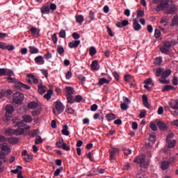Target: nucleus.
I'll list each match as a JSON object with an SVG mask.
<instances>
[{
  "label": "nucleus",
  "instance_id": "obj_1",
  "mask_svg": "<svg viewBox=\"0 0 178 178\" xmlns=\"http://www.w3.org/2000/svg\"><path fill=\"white\" fill-rule=\"evenodd\" d=\"M109 153V161L111 163H114L116 160V155L119 154L120 150L116 147H111V149H108Z\"/></svg>",
  "mask_w": 178,
  "mask_h": 178
},
{
  "label": "nucleus",
  "instance_id": "obj_2",
  "mask_svg": "<svg viewBox=\"0 0 178 178\" xmlns=\"http://www.w3.org/2000/svg\"><path fill=\"white\" fill-rule=\"evenodd\" d=\"M145 155H139L134 160V162L140 164L141 168L146 169L147 164L145 163Z\"/></svg>",
  "mask_w": 178,
  "mask_h": 178
},
{
  "label": "nucleus",
  "instance_id": "obj_3",
  "mask_svg": "<svg viewBox=\"0 0 178 178\" xmlns=\"http://www.w3.org/2000/svg\"><path fill=\"white\" fill-rule=\"evenodd\" d=\"M24 99V95L23 93L17 92L13 94V102L16 104H20L23 103Z\"/></svg>",
  "mask_w": 178,
  "mask_h": 178
},
{
  "label": "nucleus",
  "instance_id": "obj_4",
  "mask_svg": "<svg viewBox=\"0 0 178 178\" xmlns=\"http://www.w3.org/2000/svg\"><path fill=\"white\" fill-rule=\"evenodd\" d=\"M172 47V43L169 41L163 42V44L160 47V51L163 54L168 55L169 54V49Z\"/></svg>",
  "mask_w": 178,
  "mask_h": 178
},
{
  "label": "nucleus",
  "instance_id": "obj_5",
  "mask_svg": "<svg viewBox=\"0 0 178 178\" xmlns=\"http://www.w3.org/2000/svg\"><path fill=\"white\" fill-rule=\"evenodd\" d=\"M169 7V0H163L156 6V10L157 12L165 10Z\"/></svg>",
  "mask_w": 178,
  "mask_h": 178
},
{
  "label": "nucleus",
  "instance_id": "obj_6",
  "mask_svg": "<svg viewBox=\"0 0 178 178\" xmlns=\"http://www.w3.org/2000/svg\"><path fill=\"white\" fill-rule=\"evenodd\" d=\"M169 106L170 108V111L171 112V114L174 116L178 115V100L176 101V104L173 105L172 102L169 103Z\"/></svg>",
  "mask_w": 178,
  "mask_h": 178
},
{
  "label": "nucleus",
  "instance_id": "obj_7",
  "mask_svg": "<svg viewBox=\"0 0 178 178\" xmlns=\"http://www.w3.org/2000/svg\"><path fill=\"white\" fill-rule=\"evenodd\" d=\"M0 149L1 152L5 153L6 155H9L12 151V148L7 143L0 144Z\"/></svg>",
  "mask_w": 178,
  "mask_h": 178
},
{
  "label": "nucleus",
  "instance_id": "obj_8",
  "mask_svg": "<svg viewBox=\"0 0 178 178\" xmlns=\"http://www.w3.org/2000/svg\"><path fill=\"white\" fill-rule=\"evenodd\" d=\"M15 88L21 90H30V87L24 83H22L20 81H16L15 85Z\"/></svg>",
  "mask_w": 178,
  "mask_h": 178
},
{
  "label": "nucleus",
  "instance_id": "obj_9",
  "mask_svg": "<svg viewBox=\"0 0 178 178\" xmlns=\"http://www.w3.org/2000/svg\"><path fill=\"white\" fill-rule=\"evenodd\" d=\"M40 11L42 15H49L50 14V8H49V3H47L44 5H43L40 8Z\"/></svg>",
  "mask_w": 178,
  "mask_h": 178
},
{
  "label": "nucleus",
  "instance_id": "obj_10",
  "mask_svg": "<svg viewBox=\"0 0 178 178\" xmlns=\"http://www.w3.org/2000/svg\"><path fill=\"white\" fill-rule=\"evenodd\" d=\"M133 28L135 31H139L142 29V26L138 22V18H134L133 19Z\"/></svg>",
  "mask_w": 178,
  "mask_h": 178
},
{
  "label": "nucleus",
  "instance_id": "obj_11",
  "mask_svg": "<svg viewBox=\"0 0 178 178\" xmlns=\"http://www.w3.org/2000/svg\"><path fill=\"white\" fill-rule=\"evenodd\" d=\"M6 116H10V115H13V113L15 112V108L13 107V106L8 104L6 106Z\"/></svg>",
  "mask_w": 178,
  "mask_h": 178
},
{
  "label": "nucleus",
  "instance_id": "obj_12",
  "mask_svg": "<svg viewBox=\"0 0 178 178\" xmlns=\"http://www.w3.org/2000/svg\"><path fill=\"white\" fill-rule=\"evenodd\" d=\"M56 109L57 110L59 113H62L64 111L65 106L63 105V104L60 102H56L54 103Z\"/></svg>",
  "mask_w": 178,
  "mask_h": 178
},
{
  "label": "nucleus",
  "instance_id": "obj_13",
  "mask_svg": "<svg viewBox=\"0 0 178 178\" xmlns=\"http://www.w3.org/2000/svg\"><path fill=\"white\" fill-rule=\"evenodd\" d=\"M168 15H175L177 13V8L175 5H172L170 8H168L166 11Z\"/></svg>",
  "mask_w": 178,
  "mask_h": 178
},
{
  "label": "nucleus",
  "instance_id": "obj_14",
  "mask_svg": "<svg viewBox=\"0 0 178 178\" xmlns=\"http://www.w3.org/2000/svg\"><path fill=\"white\" fill-rule=\"evenodd\" d=\"M27 77H28L27 81L29 83L37 84L38 83V79L35 78L33 74H29L27 76Z\"/></svg>",
  "mask_w": 178,
  "mask_h": 178
},
{
  "label": "nucleus",
  "instance_id": "obj_15",
  "mask_svg": "<svg viewBox=\"0 0 178 178\" xmlns=\"http://www.w3.org/2000/svg\"><path fill=\"white\" fill-rule=\"evenodd\" d=\"M159 129H160L161 130H162L163 131H165L166 130H168V125H166V124L162 121H159L156 123Z\"/></svg>",
  "mask_w": 178,
  "mask_h": 178
},
{
  "label": "nucleus",
  "instance_id": "obj_16",
  "mask_svg": "<svg viewBox=\"0 0 178 178\" xmlns=\"http://www.w3.org/2000/svg\"><path fill=\"white\" fill-rule=\"evenodd\" d=\"M142 99H143V104L144 106H145L147 108H149L150 105H149V102H148L147 95H143L142 96Z\"/></svg>",
  "mask_w": 178,
  "mask_h": 178
},
{
  "label": "nucleus",
  "instance_id": "obj_17",
  "mask_svg": "<svg viewBox=\"0 0 178 178\" xmlns=\"http://www.w3.org/2000/svg\"><path fill=\"white\" fill-rule=\"evenodd\" d=\"M30 31L31 32L32 35H34L36 38L39 37L40 30L38 28L31 26V28L30 29Z\"/></svg>",
  "mask_w": 178,
  "mask_h": 178
},
{
  "label": "nucleus",
  "instance_id": "obj_18",
  "mask_svg": "<svg viewBox=\"0 0 178 178\" xmlns=\"http://www.w3.org/2000/svg\"><path fill=\"white\" fill-rule=\"evenodd\" d=\"M81 43L80 40H74V42H70L69 47L71 49L77 48Z\"/></svg>",
  "mask_w": 178,
  "mask_h": 178
},
{
  "label": "nucleus",
  "instance_id": "obj_19",
  "mask_svg": "<svg viewBox=\"0 0 178 178\" xmlns=\"http://www.w3.org/2000/svg\"><path fill=\"white\" fill-rule=\"evenodd\" d=\"M8 143L12 145H17L19 143V139L15 137H11L8 138Z\"/></svg>",
  "mask_w": 178,
  "mask_h": 178
},
{
  "label": "nucleus",
  "instance_id": "obj_20",
  "mask_svg": "<svg viewBox=\"0 0 178 178\" xmlns=\"http://www.w3.org/2000/svg\"><path fill=\"white\" fill-rule=\"evenodd\" d=\"M35 63L39 65H42L44 64V58L42 57V56H38L35 58Z\"/></svg>",
  "mask_w": 178,
  "mask_h": 178
},
{
  "label": "nucleus",
  "instance_id": "obj_21",
  "mask_svg": "<svg viewBox=\"0 0 178 178\" xmlns=\"http://www.w3.org/2000/svg\"><path fill=\"white\" fill-rule=\"evenodd\" d=\"M24 134V129L19 127L14 130V136H22Z\"/></svg>",
  "mask_w": 178,
  "mask_h": 178
},
{
  "label": "nucleus",
  "instance_id": "obj_22",
  "mask_svg": "<svg viewBox=\"0 0 178 178\" xmlns=\"http://www.w3.org/2000/svg\"><path fill=\"white\" fill-rule=\"evenodd\" d=\"M170 165L169 161H164L161 163V168L162 170H167L169 168Z\"/></svg>",
  "mask_w": 178,
  "mask_h": 178
},
{
  "label": "nucleus",
  "instance_id": "obj_23",
  "mask_svg": "<svg viewBox=\"0 0 178 178\" xmlns=\"http://www.w3.org/2000/svg\"><path fill=\"white\" fill-rule=\"evenodd\" d=\"M47 88L43 86L41 83L38 85V92L40 95H43L46 92Z\"/></svg>",
  "mask_w": 178,
  "mask_h": 178
},
{
  "label": "nucleus",
  "instance_id": "obj_24",
  "mask_svg": "<svg viewBox=\"0 0 178 178\" xmlns=\"http://www.w3.org/2000/svg\"><path fill=\"white\" fill-rule=\"evenodd\" d=\"M17 127H24L25 126V129L26 130H29L30 127L29 125H26V124H24V121L21 120L18 122H17Z\"/></svg>",
  "mask_w": 178,
  "mask_h": 178
},
{
  "label": "nucleus",
  "instance_id": "obj_25",
  "mask_svg": "<svg viewBox=\"0 0 178 178\" xmlns=\"http://www.w3.org/2000/svg\"><path fill=\"white\" fill-rule=\"evenodd\" d=\"M168 90H176V88H174L173 86H169V85L165 86L162 88V92H165L168 91Z\"/></svg>",
  "mask_w": 178,
  "mask_h": 178
},
{
  "label": "nucleus",
  "instance_id": "obj_26",
  "mask_svg": "<svg viewBox=\"0 0 178 178\" xmlns=\"http://www.w3.org/2000/svg\"><path fill=\"white\" fill-rule=\"evenodd\" d=\"M163 63V57H156V58H154V65H156V66H159L162 64Z\"/></svg>",
  "mask_w": 178,
  "mask_h": 178
},
{
  "label": "nucleus",
  "instance_id": "obj_27",
  "mask_svg": "<svg viewBox=\"0 0 178 178\" xmlns=\"http://www.w3.org/2000/svg\"><path fill=\"white\" fill-rule=\"evenodd\" d=\"M170 74H172V71L170 70H167L163 72L161 74V79H166L170 76Z\"/></svg>",
  "mask_w": 178,
  "mask_h": 178
},
{
  "label": "nucleus",
  "instance_id": "obj_28",
  "mask_svg": "<svg viewBox=\"0 0 178 178\" xmlns=\"http://www.w3.org/2000/svg\"><path fill=\"white\" fill-rule=\"evenodd\" d=\"M6 156H8V154L2 151H0V159L3 160L4 163H7L8 161Z\"/></svg>",
  "mask_w": 178,
  "mask_h": 178
},
{
  "label": "nucleus",
  "instance_id": "obj_29",
  "mask_svg": "<svg viewBox=\"0 0 178 178\" xmlns=\"http://www.w3.org/2000/svg\"><path fill=\"white\" fill-rule=\"evenodd\" d=\"M90 67L92 68V70H95L96 71L99 70V67L98 65V61L97 60H95L92 63V65H90Z\"/></svg>",
  "mask_w": 178,
  "mask_h": 178
},
{
  "label": "nucleus",
  "instance_id": "obj_30",
  "mask_svg": "<svg viewBox=\"0 0 178 178\" xmlns=\"http://www.w3.org/2000/svg\"><path fill=\"white\" fill-rule=\"evenodd\" d=\"M22 118L25 123H31L33 119L29 115H24L22 116Z\"/></svg>",
  "mask_w": 178,
  "mask_h": 178
},
{
  "label": "nucleus",
  "instance_id": "obj_31",
  "mask_svg": "<svg viewBox=\"0 0 178 178\" xmlns=\"http://www.w3.org/2000/svg\"><path fill=\"white\" fill-rule=\"evenodd\" d=\"M66 97L68 104H72L75 103V97L73 95H66Z\"/></svg>",
  "mask_w": 178,
  "mask_h": 178
},
{
  "label": "nucleus",
  "instance_id": "obj_32",
  "mask_svg": "<svg viewBox=\"0 0 178 178\" xmlns=\"http://www.w3.org/2000/svg\"><path fill=\"white\" fill-rule=\"evenodd\" d=\"M22 169H23V167H22L21 165H18V166H17L16 169L11 170V173L19 174V173L22 172Z\"/></svg>",
  "mask_w": 178,
  "mask_h": 178
},
{
  "label": "nucleus",
  "instance_id": "obj_33",
  "mask_svg": "<svg viewBox=\"0 0 178 178\" xmlns=\"http://www.w3.org/2000/svg\"><path fill=\"white\" fill-rule=\"evenodd\" d=\"M68 126L67 124H65L63 126V129L62 130V134L64 135V136H70V132L68 131Z\"/></svg>",
  "mask_w": 178,
  "mask_h": 178
},
{
  "label": "nucleus",
  "instance_id": "obj_34",
  "mask_svg": "<svg viewBox=\"0 0 178 178\" xmlns=\"http://www.w3.org/2000/svg\"><path fill=\"white\" fill-rule=\"evenodd\" d=\"M29 51L31 54H38L39 52L38 49L37 47H35V46H29Z\"/></svg>",
  "mask_w": 178,
  "mask_h": 178
},
{
  "label": "nucleus",
  "instance_id": "obj_35",
  "mask_svg": "<svg viewBox=\"0 0 178 178\" xmlns=\"http://www.w3.org/2000/svg\"><path fill=\"white\" fill-rule=\"evenodd\" d=\"M76 20L77 23L81 24L84 21V17L82 15H79L76 16Z\"/></svg>",
  "mask_w": 178,
  "mask_h": 178
},
{
  "label": "nucleus",
  "instance_id": "obj_36",
  "mask_svg": "<svg viewBox=\"0 0 178 178\" xmlns=\"http://www.w3.org/2000/svg\"><path fill=\"white\" fill-rule=\"evenodd\" d=\"M106 117L108 122L112 121L116 118V116L114 113L107 114Z\"/></svg>",
  "mask_w": 178,
  "mask_h": 178
},
{
  "label": "nucleus",
  "instance_id": "obj_37",
  "mask_svg": "<svg viewBox=\"0 0 178 178\" xmlns=\"http://www.w3.org/2000/svg\"><path fill=\"white\" fill-rule=\"evenodd\" d=\"M66 91H67V95H73L74 94V88L72 87H66Z\"/></svg>",
  "mask_w": 178,
  "mask_h": 178
},
{
  "label": "nucleus",
  "instance_id": "obj_38",
  "mask_svg": "<svg viewBox=\"0 0 178 178\" xmlns=\"http://www.w3.org/2000/svg\"><path fill=\"white\" fill-rule=\"evenodd\" d=\"M38 104L35 102H31L28 104V107L31 109H35L36 107H38Z\"/></svg>",
  "mask_w": 178,
  "mask_h": 178
},
{
  "label": "nucleus",
  "instance_id": "obj_39",
  "mask_svg": "<svg viewBox=\"0 0 178 178\" xmlns=\"http://www.w3.org/2000/svg\"><path fill=\"white\" fill-rule=\"evenodd\" d=\"M164 72V69L163 68H159L156 70V76L157 77H160L161 76H162L163 72Z\"/></svg>",
  "mask_w": 178,
  "mask_h": 178
},
{
  "label": "nucleus",
  "instance_id": "obj_40",
  "mask_svg": "<svg viewBox=\"0 0 178 178\" xmlns=\"http://www.w3.org/2000/svg\"><path fill=\"white\" fill-rule=\"evenodd\" d=\"M96 54H97V50L95 47H92L89 48V55L90 56H94Z\"/></svg>",
  "mask_w": 178,
  "mask_h": 178
},
{
  "label": "nucleus",
  "instance_id": "obj_41",
  "mask_svg": "<svg viewBox=\"0 0 178 178\" xmlns=\"http://www.w3.org/2000/svg\"><path fill=\"white\" fill-rule=\"evenodd\" d=\"M65 143L63 138H60L58 140V141L56 143V146L58 148L61 149L63 146V144Z\"/></svg>",
  "mask_w": 178,
  "mask_h": 178
},
{
  "label": "nucleus",
  "instance_id": "obj_42",
  "mask_svg": "<svg viewBox=\"0 0 178 178\" xmlns=\"http://www.w3.org/2000/svg\"><path fill=\"white\" fill-rule=\"evenodd\" d=\"M168 149H173V147L176 145V140H172L171 141L168 140Z\"/></svg>",
  "mask_w": 178,
  "mask_h": 178
},
{
  "label": "nucleus",
  "instance_id": "obj_43",
  "mask_svg": "<svg viewBox=\"0 0 178 178\" xmlns=\"http://www.w3.org/2000/svg\"><path fill=\"white\" fill-rule=\"evenodd\" d=\"M53 94V91L49 90L47 91V93L44 95V97L47 100H49L51 97V95Z\"/></svg>",
  "mask_w": 178,
  "mask_h": 178
},
{
  "label": "nucleus",
  "instance_id": "obj_44",
  "mask_svg": "<svg viewBox=\"0 0 178 178\" xmlns=\"http://www.w3.org/2000/svg\"><path fill=\"white\" fill-rule=\"evenodd\" d=\"M149 128L151 129V130H152V131H157V130H158L157 125L153 122H151L149 124Z\"/></svg>",
  "mask_w": 178,
  "mask_h": 178
},
{
  "label": "nucleus",
  "instance_id": "obj_45",
  "mask_svg": "<svg viewBox=\"0 0 178 178\" xmlns=\"http://www.w3.org/2000/svg\"><path fill=\"white\" fill-rule=\"evenodd\" d=\"M57 52L59 55L62 56L65 53L64 47L63 46H58Z\"/></svg>",
  "mask_w": 178,
  "mask_h": 178
},
{
  "label": "nucleus",
  "instance_id": "obj_46",
  "mask_svg": "<svg viewBox=\"0 0 178 178\" xmlns=\"http://www.w3.org/2000/svg\"><path fill=\"white\" fill-rule=\"evenodd\" d=\"M109 81L106 79L105 78H102L99 80V85L108 84Z\"/></svg>",
  "mask_w": 178,
  "mask_h": 178
},
{
  "label": "nucleus",
  "instance_id": "obj_47",
  "mask_svg": "<svg viewBox=\"0 0 178 178\" xmlns=\"http://www.w3.org/2000/svg\"><path fill=\"white\" fill-rule=\"evenodd\" d=\"M61 149H63L64 151L69 152L70 151V146L64 143L61 147Z\"/></svg>",
  "mask_w": 178,
  "mask_h": 178
},
{
  "label": "nucleus",
  "instance_id": "obj_48",
  "mask_svg": "<svg viewBox=\"0 0 178 178\" xmlns=\"http://www.w3.org/2000/svg\"><path fill=\"white\" fill-rule=\"evenodd\" d=\"M161 35V32L159 29H156L154 31V37L156 38H159Z\"/></svg>",
  "mask_w": 178,
  "mask_h": 178
},
{
  "label": "nucleus",
  "instance_id": "obj_49",
  "mask_svg": "<svg viewBox=\"0 0 178 178\" xmlns=\"http://www.w3.org/2000/svg\"><path fill=\"white\" fill-rule=\"evenodd\" d=\"M5 134L6 136H14V130L12 129H8L6 130Z\"/></svg>",
  "mask_w": 178,
  "mask_h": 178
},
{
  "label": "nucleus",
  "instance_id": "obj_50",
  "mask_svg": "<svg viewBox=\"0 0 178 178\" xmlns=\"http://www.w3.org/2000/svg\"><path fill=\"white\" fill-rule=\"evenodd\" d=\"M66 111H67V113H68L70 114H74L75 111L72 107H70L69 105H67Z\"/></svg>",
  "mask_w": 178,
  "mask_h": 178
},
{
  "label": "nucleus",
  "instance_id": "obj_51",
  "mask_svg": "<svg viewBox=\"0 0 178 178\" xmlns=\"http://www.w3.org/2000/svg\"><path fill=\"white\" fill-rule=\"evenodd\" d=\"M63 170V167H60L58 169H56V170L54 172V176L55 177H58L59 176L60 173Z\"/></svg>",
  "mask_w": 178,
  "mask_h": 178
},
{
  "label": "nucleus",
  "instance_id": "obj_52",
  "mask_svg": "<svg viewBox=\"0 0 178 178\" xmlns=\"http://www.w3.org/2000/svg\"><path fill=\"white\" fill-rule=\"evenodd\" d=\"M15 74L12 72V70H8L5 69V76H8V77L13 76Z\"/></svg>",
  "mask_w": 178,
  "mask_h": 178
},
{
  "label": "nucleus",
  "instance_id": "obj_53",
  "mask_svg": "<svg viewBox=\"0 0 178 178\" xmlns=\"http://www.w3.org/2000/svg\"><path fill=\"white\" fill-rule=\"evenodd\" d=\"M161 84H169L170 81L166 80V79H162V76L161 79L158 80Z\"/></svg>",
  "mask_w": 178,
  "mask_h": 178
},
{
  "label": "nucleus",
  "instance_id": "obj_54",
  "mask_svg": "<svg viewBox=\"0 0 178 178\" xmlns=\"http://www.w3.org/2000/svg\"><path fill=\"white\" fill-rule=\"evenodd\" d=\"M6 49H7L9 51H12L15 50V46L13 44H6Z\"/></svg>",
  "mask_w": 178,
  "mask_h": 178
},
{
  "label": "nucleus",
  "instance_id": "obj_55",
  "mask_svg": "<svg viewBox=\"0 0 178 178\" xmlns=\"http://www.w3.org/2000/svg\"><path fill=\"white\" fill-rule=\"evenodd\" d=\"M83 97L80 95H78L74 97L75 102L78 103H80L83 100Z\"/></svg>",
  "mask_w": 178,
  "mask_h": 178
},
{
  "label": "nucleus",
  "instance_id": "obj_56",
  "mask_svg": "<svg viewBox=\"0 0 178 178\" xmlns=\"http://www.w3.org/2000/svg\"><path fill=\"white\" fill-rule=\"evenodd\" d=\"M145 16V12L142 10H138L137 11V17H143Z\"/></svg>",
  "mask_w": 178,
  "mask_h": 178
},
{
  "label": "nucleus",
  "instance_id": "obj_57",
  "mask_svg": "<svg viewBox=\"0 0 178 178\" xmlns=\"http://www.w3.org/2000/svg\"><path fill=\"white\" fill-rule=\"evenodd\" d=\"M59 37L61 38H65L66 37V32L65 30H61L59 33Z\"/></svg>",
  "mask_w": 178,
  "mask_h": 178
},
{
  "label": "nucleus",
  "instance_id": "obj_58",
  "mask_svg": "<svg viewBox=\"0 0 178 178\" xmlns=\"http://www.w3.org/2000/svg\"><path fill=\"white\" fill-rule=\"evenodd\" d=\"M56 8H57V6L55 3H49V10L54 11L56 10Z\"/></svg>",
  "mask_w": 178,
  "mask_h": 178
},
{
  "label": "nucleus",
  "instance_id": "obj_59",
  "mask_svg": "<svg viewBox=\"0 0 178 178\" xmlns=\"http://www.w3.org/2000/svg\"><path fill=\"white\" fill-rule=\"evenodd\" d=\"M72 37L74 38V40H79L81 37V35L76 32H74L72 33Z\"/></svg>",
  "mask_w": 178,
  "mask_h": 178
},
{
  "label": "nucleus",
  "instance_id": "obj_60",
  "mask_svg": "<svg viewBox=\"0 0 178 178\" xmlns=\"http://www.w3.org/2000/svg\"><path fill=\"white\" fill-rule=\"evenodd\" d=\"M147 115V112L146 111H140V114H139V118L140 119H143L144 118H145Z\"/></svg>",
  "mask_w": 178,
  "mask_h": 178
},
{
  "label": "nucleus",
  "instance_id": "obj_61",
  "mask_svg": "<svg viewBox=\"0 0 178 178\" xmlns=\"http://www.w3.org/2000/svg\"><path fill=\"white\" fill-rule=\"evenodd\" d=\"M51 39L54 44H56L58 42V38L56 33H54L51 36Z\"/></svg>",
  "mask_w": 178,
  "mask_h": 178
},
{
  "label": "nucleus",
  "instance_id": "obj_62",
  "mask_svg": "<svg viewBox=\"0 0 178 178\" xmlns=\"http://www.w3.org/2000/svg\"><path fill=\"white\" fill-rule=\"evenodd\" d=\"M120 108L122 110L125 111L128 109L129 106L127 104L122 103L120 104Z\"/></svg>",
  "mask_w": 178,
  "mask_h": 178
},
{
  "label": "nucleus",
  "instance_id": "obj_63",
  "mask_svg": "<svg viewBox=\"0 0 178 178\" xmlns=\"http://www.w3.org/2000/svg\"><path fill=\"white\" fill-rule=\"evenodd\" d=\"M42 74L45 76L46 79L48 78V71L47 70H41Z\"/></svg>",
  "mask_w": 178,
  "mask_h": 178
},
{
  "label": "nucleus",
  "instance_id": "obj_64",
  "mask_svg": "<svg viewBox=\"0 0 178 178\" xmlns=\"http://www.w3.org/2000/svg\"><path fill=\"white\" fill-rule=\"evenodd\" d=\"M44 57L45 59L49 60V59L52 58V54H51V53L48 52V53H47V54H45L44 56Z\"/></svg>",
  "mask_w": 178,
  "mask_h": 178
}]
</instances>
